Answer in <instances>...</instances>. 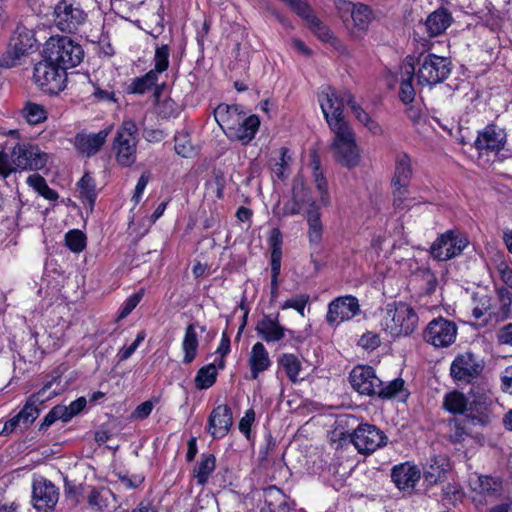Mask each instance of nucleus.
Listing matches in <instances>:
<instances>
[{"label": "nucleus", "instance_id": "nucleus-14", "mask_svg": "<svg viewBox=\"0 0 512 512\" xmlns=\"http://www.w3.org/2000/svg\"><path fill=\"white\" fill-rule=\"evenodd\" d=\"M318 205L313 200L310 191L305 185L302 176H295L292 181L291 197L283 206V216L298 215L308 208H316Z\"/></svg>", "mask_w": 512, "mask_h": 512}, {"label": "nucleus", "instance_id": "nucleus-30", "mask_svg": "<svg viewBox=\"0 0 512 512\" xmlns=\"http://www.w3.org/2000/svg\"><path fill=\"white\" fill-rule=\"evenodd\" d=\"M449 469L448 459L443 456H432L424 467L423 476L426 482L433 485L445 478Z\"/></svg>", "mask_w": 512, "mask_h": 512}, {"label": "nucleus", "instance_id": "nucleus-2", "mask_svg": "<svg viewBox=\"0 0 512 512\" xmlns=\"http://www.w3.org/2000/svg\"><path fill=\"white\" fill-rule=\"evenodd\" d=\"M418 68L415 69L417 83L420 86L432 87L444 82L452 71L451 61L433 53L421 54L417 61Z\"/></svg>", "mask_w": 512, "mask_h": 512}, {"label": "nucleus", "instance_id": "nucleus-21", "mask_svg": "<svg viewBox=\"0 0 512 512\" xmlns=\"http://www.w3.org/2000/svg\"><path fill=\"white\" fill-rule=\"evenodd\" d=\"M259 126L260 120L258 116L251 115L249 117H245L243 114L240 120H238L233 126L228 127L224 132L229 139L239 141L246 145L255 137Z\"/></svg>", "mask_w": 512, "mask_h": 512}, {"label": "nucleus", "instance_id": "nucleus-51", "mask_svg": "<svg viewBox=\"0 0 512 512\" xmlns=\"http://www.w3.org/2000/svg\"><path fill=\"white\" fill-rule=\"evenodd\" d=\"M159 76L155 72L149 71L144 76L135 78L129 85L132 93L143 94L156 85Z\"/></svg>", "mask_w": 512, "mask_h": 512}, {"label": "nucleus", "instance_id": "nucleus-46", "mask_svg": "<svg viewBox=\"0 0 512 512\" xmlns=\"http://www.w3.org/2000/svg\"><path fill=\"white\" fill-rule=\"evenodd\" d=\"M22 116L29 124L36 125L47 119V111L41 104L27 102L22 109Z\"/></svg>", "mask_w": 512, "mask_h": 512}, {"label": "nucleus", "instance_id": "nucleus-56", "mask_svg": "<svg viewBox=\"0 0 512 512\" xmlns=\"http://www.w3.org/2000/svg\"><path fill=\"white\" fill-rule=\"evenodd\" d=\"M308 28L322 41L327 42L331 38L329 28L323 24L315 15L307 22Z\"/></svg>", "mask_w": 512, "mask_h": 512}, {"label": "nucleus", "instance_id": "nucleus-49", "mask_svg": "<svg viewBox=\"0 0 512 512\" xmlns=\"http://www.w3.org/2000/svg\"><path fill=\"white\" fill-rule=\"evenodd\" d=\"M375 395L383 399H389L398 395L406 397L407 394L404 391V380L397 378L384 385L383 381L380 379V387L377 389Z\"/></svg>", "mask_w": 512, "mask_h": 512}, {"label": "nucleus", "instance_id": "nucleus-31", "mask_svg": "<svg viewBox=\"0 0 512 512\" xmlns=\"http://www.w3.org/2000/svg\"><path fill=\"white\" fill-rule=\"evenodd\" d=\"M452 22L451 14L445 9H437L426 19L424 27L430 36H438L445 32Z\"/></svg>", "mask_w": 512, "mask_h": 512}, {"label": "nucleus", "instance_id": "nucleus-53", "mask_svg": "<svg viewBox=\"0 0 512 512\" xmlns=\"http://www.w3.org/2000/svg\"><path fill=\"white\" fill-rule=\"evenodd\" d=\"M170 49L167 44L156 46L154 55V68L150 71L158 76L167 70L169 66Z\"/></svg>", "mask_w": 512, "mask_h": 512}, {"label": "nucleus", "instance_id": "nucleus-16", "mask_svg": "<svg viewBox=\"0 0 512 512\" xmlns=\"http://www.w3.org/2000/svg\"><path fill=\"white\" fill-rule=\"evenodd\" d=\"M359 313L360 305L356 297L351 295L341 296L329 303L326 321L330 326H338Z\"/></svg>", "mask_w": 512, "mask_h": 512}, {"label": "nucleus", "instance_id": "nucleus-17", "mask_svg": "<svg viewBox=\"0 0 512 512\" xmlns=\"http://www.w3.org/2000/svg\"><path fill=\"white\" fill-rule=\"evenodd\" d=\"M349 378L352 387L362 395H375L380 387V378L376 376L375 370L371 366L354 367Z\"/></svg>", "mask_w": 512, "mask_h": 512}, {"label": "nucleus", "instance_id": "nucleus-5", "mask_svg": "<svg viewBox=\"0 0 512 512\" xmlns=\"http://www.w3.org/2000/svg\"><path fill=\"white\" fill-rule=\"evenodd\" d=\"M138 141V127L136 123L130 119L124 120L117 129L112 144L118 164L129 167L135 163Z\"/></svg>", "mask_w": 512, "mask_h": 512}, {"label": "nucleus", "instance_id": "nucleus-61", "mask_svg": "<svg viewBox=\"0 0 512 512\" xmlns=\"http://www.w3.org/2000/svg\"><path fill=\"white\" fill-rule=\"evenodd\" d=\"M175 151L182 157H190L193 153V146L184 135L175 136Z\"/></svg>", "mask_w": 512, "mask_h": 512}, {"label": "nucleus", "instance_id": "nucleus-22", "mask_svg": "<svg viewBox=\"0 0 512 512\" xmlns=\"http://www.w3.org/2000/svg\"><path fill=\"white\" fill-rule=\"evenodd\" d=\"M233 424L232 411L227 405H219L212 410L208 418V433L214 439L227 435Z\"/></svg>", "mask_w": 512, "mask_h": 512}, {"label": "nucleus", "instance_id": "nucleus-20", "mask_svg": "<svg viewBox=\"0 0 512 512\" xmlns=\"http://www.w3.org/2000/svg\"><path fill=\"white\" fill-rule=\"evenodd\" d=\"M52 384V381L47 382L37 393L32 394L27 399L23 408L18 412L17 415L22 421L23 427H28L37 419L40 414V409L38 407L39 404H42L57 394L55 391H53L46 395Z\"/></svg>", "mask_w": 512, "mask_h": 512}, {"label": "nucleus", "instance_id": "nucleus-52", "mask_svg": "<svg viewBox=\"0 0 512 512\" xmlns=\"http://www.w3.org/2000/svg\"><path fill=\"white\" fill-rule=\"evenodd\" d=\"M77 186L81 197L86 200L89 205L92 206L97 195L95 189V180L88 173H86L79 180Z\"/></svg>", "mask_w": 512, "mask_h": 512}, {"label": "nucleus", "instance_id": "nucleus-24", "mask_svg": "<svg viewBox=\"0 0 512 512\" xmlns=\"http://www.w3.org/2000/svg\"><path fill=\"white\" fill-rule=\"evenodd\" d=\"M468 422L476 428H485L492 424L495 415L493 413L492 404L482 400H474L464 416Z\"/></svg>", "mask_w": 512, "mask_h": 512}, {"label": "nucleus", "instance_id": "nucleus-6", "mask_svg": "<svg viewBox=\"0 0 512 512\" xmlns=\"http://www.w3.org/2000/svg\"><path fill=\"white\" fill-rule=\"evenodd\" d=\"M82 47L68 37L51 38L46 44V57L65 72L83 59Z\"/></svg>", "mask_w": 512, "mask_h": 512}, {"label": "nucleus", "instance_id": "nucleus-1", "mask_svg": "<svg viewBox=\"0 0 512 512\" xmlns=\"http://www.w3.org/2000/svg\"><path fill=\"white\" fill-rule=\"evenodd\" d=\"M418 315L404 302L389 303L381 311L380 326L392 337L409 336L418 325Z\"/></svg>", "mask_w": 512, "mask_h": 512}, {"label": "nucleus", "instance_id": "nucleus-42", "mask_svg": "<svg viewBox=\"0 0 512 512\" xmlns=\"http://www.w3.org/2000/svg\"><path fill=\"white\" fill-rule=\"evenodd\" d=\"M216 458L213 454L202 455L201 461L194 467L193 474L199 485L207 483L210 475L215 470Z\"/></svg>", "mask_w": 512, "mask_h": 512}, {"label": "nucleus", "instance_id": "nucleus-55", "mask_svg": "<svg viewBox=\"0 0 512 512\" xmlns=\"http://www.w3.org/2000/svg\"><path fill=\"white\" fill-rule=\"evenodd\" d=\"M310 297L308 294H298L295 297L287 299L282 305L281 309H294L296 310L302 317L305 316V307L308 304Z\"/></svg>", "mask_w": 512, "mask_h": 512}, {"label": "nucleus", "instance_id": "nucleus-41", "mask_svg": "<svg viewBox=\"0 0 512 512\" xmlns=\"http://www.w3.org/2000/svg\"><path fill=\"white\" fill-rule=\"evenodd\" d=\"M490 265V269L493 268L496 270L501 281L506 285V288L512 290V268L508 265L504 253H494L491 257Z\"/></svg>", "mask_w": 512, "mask_h": 512}, {"label": "nucleus", "instance_id": "nucleus-27", "mask_svg": "<svg viewBox=\"0 0 512 512\" xmlns=\"http://www.w3.org/2000/svg\"><path fill=\"white\" fill-rule=\"evenodd\" d=\"M110 130L104 129L95 134L79 133L75 136L76 149L87 157L95 155L103 146Z\"/></svg>", "mask_w": 512, "mask_h": 512}, {"label": "nucleus", "instance_id": "nucleus-11", "mask_svg": "<svg viewBox=\"0 0 512 512\" xmlns=\"http://www.w3.org/2000/svg\"><path fill=\"white\" fill-rule=\"evenodd\" d=\"M33 78L44 92L57 94L65 88L66 72L46 57L35 65Z\"/></svg>", "mask_w": 512, "mask_h": 512}, {"label": "nucleus", "instance_id": "nucleus-37", "mask_svg": "<svg viewBox=\"0 0 512 512\" xmlns=\"http://www.w3.org/2000/svg\"><path fill=\"white\" fill-rule=\"evenodd\" d=\"M498 306L494 307L491 312V316H494L497 320H506L511 314L512 306V292L504 287H496Z\"/></svg>", "mask_w": 512, "mask_h": 512}, {"label": "nucleus", "instance_id": "nucleus-8", "mask_svg": "<svg viewBox=\"0 0 512 512\" xmlns=\"http://www.w3.org/2000/svg\"><path fill=\"white\" fill-rule=\"evenodd\" d=\"M87 14L74 0H60L53 7L54 25L66 33H75L84 24Z\"/></svg>", "mask_w": 512, "mask_h": 512}, {"label": "nucleus", "instance_id": "nucleus-57", "mask_svg": "<svg viewBox=\"0 0 512 512\" xmlns=\"http://www.w3.org/2000/svg\"><path fill=\"white\" fill-rule=\"evenodd\" d=\"M287 153V148H281L280 159L272 167L273 175L279 180H283L288 176V161L290 160V157L287 156Z\"/></svg>", "mask_w": 512, "mask_h": 512}, {"label": "nucleus", "instance_id": "nucleus-32", "mask_svg": "<svg viewBox=\"0 0 512 512\" xmlns=\"http://www.w3.org/2000/svg\"><path fill=\"white\" fill-rule=\"evenodd\" d=\"M412 175L413 169L410 156L406 152H399L395 158V170L391 183L409 185Z\"/></svg>", "mask_w": 512, "mask_h": 512}, {"label": "nucleus", "instance_id": "nucleus-3", "mask_svg": "<svg viewBox=\"0 0 512 512\" xmlns=\"http://www.w3.org/2000/svg\"><path fill=\"white\" fill-rule=\"evenodd\" d=\"M331 131L334 134L331 150L336 161L349 169L358 166L361 160V151L351 126L337 127Z\"/></svg>", "mask_w": 512, "mask_h": 512}, {"label": "nucleus", "instance_id": "nucleus-18", "mask_svg": "<svg viewBox=\"0 0 512 512\" xmlns=\"http://www.w3.org/2000/svg\"><path fill=\"white\" fill-rule=\"evenodd\" d=\"M35 41L32 30L24 26H18L11 38L9 49L7 51L8 56L11 58V62H7L6 65L14 66L17 60L34 48Z\"/></svg>", "mask_w": 512, "mask_h": 512}, {"label": "nucleus", "instance_id": "nucleus-48", "mask_svg": "<svg viewBox=\"0 0 512 512\" xmlns=\"http://www.w3.org/2000/svg\"><path fill=\"white\" fill-rule=\"evenodd\" d=\"M217 370L213 363L201 367L195 377V386L203 390L210 388L216 381Z\"/></svg>", "mask_w": 512, "mask_h": 512}, {"label": "nucleus", "instance_id": "nucleus-50", "mask_svg": "<svg viewBox=\"0 0 512 512\" xmlns=\"http://www.w3.org/2000/svg\"><path fill=\"white\" fill-rule=\"evenodd\" d=\"M154 96L156 99V111L159 116L162 118H170L179 114L180 106L173 99L167 98L163 101L159 100L160 92L158 87Z\"/></svg>", "mask_w": 512, "mask_h": 512}, {"label": "nucleus", "instance_id": "nucleus-9", "mask_svg": "<svg viewBox=\"0 0 512 512\" xmlns=\"http://www.w3.org/2000/svg\"><path fill=\"white\" fill-rule=\"evenodd\" d=\"M468 244L465 234L458 230H448L432 243L430 255L438 261H447L460 256Z\"/></svg>", "mask_w": 512, "mask_h": 512}, {"label": "nucleus", "instance_id": "nucleus-58", "mask_svg": "<svg viewBox=\"0 0 512 512\" xmlns=\"http://www.w3.org/2000/svg\"><path fill=\"white\" fill-rule=\"evenodd\" d=\"M66 410L61 405L54 406L48 414L44 417L43 421L39 426V430L43 431L50 427L56 420H62L64 422V415Z\"/></svg>", "mask_w": 512, "mask_h": 512}, {"label": "nucleus", "instance_id": "nucleus-59", "mask_svg": "<svg viewBox=\"0 0 512 512\" xmlns=\"http://www.w3.org/2000/svg\"><path fill=\"white\" fill-rule=\"evenodd\" d=\"M143 295L144 291L139 290L138 292L129 296L119 312L118 319H124L125 317H127L139 304Z\"/></svg>", "mask_w": 512, "mask_h": 512}, {"label": "nucleus", "instance_id": "nucleus-10", "mask_svg": "<svg viewBox=\"0 0 512 512\" xmlns=\"http://www.w3.org/2000/svg\"><path fill=\"white\" fill-rule=\"evenodd\" d=\"M458 327L452 320L442 316L431 320L423 330V339L434 348H448L455 343Z\"/></svg>", "mask_w": 512, "mask_h": 512}, {"label": "nucleus", "instance_id": "nucleus-62", "mask_svg": "<svg viewBox=\"0 0 512 512\" xmlns=\"http://www.w3.org/2000/svg\"><path fill=\"white\" fill-rule=\"evenodd\" d=\"M290 8L300 17H302L306 23L314 16L310 6L304 0H294Z\"/></svg>", "mask_w": 512, "mask_h": 512}, {"label": "nucleus", "instance_id": "nucleus-60", "mask_svg": "<svg viewBox=\"0 0 512 512\" xmlns=\"http://www.w3.org/2000/svg\"><path fill=\"white\" fill-rule=\"evenodd\" d=\"M87 401L84 397H80L70 403L69 406L61 405L66 410L64 415V422L70 421L74 416L79 414L86 406Z\"/></svg>", "mask_w": 512, "mask_h": 512}, {"label": "nucleus", "instance_id": "nucleus-4", "mask_svg": "<svg viewBox=\"0 0 512 512\" xmlns=\"http://www.w3.org/2000/svg\"><path fill=\"white\" fill-rule=\"evenodd\" d=\"M348 96L353 95L349 91L338 92L330 86L323 87L318 94L321 110L331 130L349 125L343 115L344 105H348Z\"/></svg>", "mask_w": 512, "mask_h": 512}, {"label": "nucleus", "instance_id": "nucleus-26", "mask_svg": "<svg viewBox=\"0 0 512 512\" xmlns=\"http://www.w3.org/2000/svg\"><path fill=\"white\" fill-rule=\"evenodd\" d=\"M248 365L250 368V379L256 380L259 374L267 371L272 361L269 352L262 342H256L249 353Z\"/></svg>", "mask_w": 512, "mask_h": 512}, {"label": "nucleus", "instance_id": "nucleus-25", "mask_svg": "<svg viewBox=\"0 0 512 512\" xmlns=\"http://www.w3.org/2000/svg\"><path fill=\"white\" fill-rule=\"evenodd\" d=\"M448 428V438L453 444H461L468 438L480 440L482 437L481 433L465 417L450 419L448 421Z\"/></svg>", "mask_w": 512, "mask_h": 512}, {"label": "nucleus", "instance_id": "nucleus-23", "mask_svg": "<svg viewBox=\"0 0 512 512\" xmlns=\"http://www.w3.org/2000/svg\"><path fill=\"white\" fill-rule=\"evenodd\" d=\"M506 142V133L504 129L494 124L487 125L483 131L479 132L475 147L480 151H500Z\"/></svg>", "mask_w": 512, "mask_h": 512}, {"label": "nucleus", "instance_id": "nucleus-54", "mask_svg": "<svg viewBox=\"0 0 512 512\" xmlns=\"http://www.w3.org/2000/svg\"><path fill=\"white\" fill-rule=\"evenodd\" d=\"M65 242L72 252L79 253L86 246V236L80 230H71L66 234Z\"/></svg>", "mask_w": 512, "mask_h": 512}, {"label": "nucleus", "instance_id": "nucleus-13", "mask_svg": "<svg viewBox=\"0 0 512 512\" xmlns=\"http://www.w3.org/2000/svg\"><path fill=\"white\" fill-rule=\"evenodd\" d=\"M11 158L16 168L37 171L46 167L49 155L43 152L38 145L18 143L13 148Z\"/></svg>", "mask_w": 512, "mask_h": 512}, {"label": "nucleus", "instance_id": "nucleus-40", "mask_svg": "<svg viewBox=\"0 0 512 512\" xmlns=\"http://www.w3.org/2000/svg\"><path fill=\"white\" fill-rule=\"evenodd\" d=\"M313 170V177L316 189L320 193L319 203L322 206H328L330 203L329 194H328V184L323 176L322 171L320 170V161L317 158L316 154L312 155V160L310 163Z\"/></svg>", "mask_w": 512, "mask_h": 512}, {"label": "nucleus", "instance_id": "nucleus-36", "mask_svg": "<svg viewBox=\"0 0 512 512\" xmlns=\"http://www.w3.org/2000/svg\"><path fill=\"white\" fill-rule=\"evenodd\" d=\"M470 488L484 496L497 495L501 490V483L489 476L474 475L469 479Z\"/></svg>", "mask_w": 512, "mask_h": 512}, {"label": "nucleus", "instance_id": "nucleus-43", "mask_svg": "<svg viewBox=\"0 0 512 512\" xmlns=\"http://www.w3.org/2000/svg\"><path fill=\"white\" fill-rule=\"evenodd\" d=\"M278 364L284 369L291 382L296 383L299 381L302 364L296 355L284 353L278 358Z\"/></svg>", "mask_w": 512, "mask_h": 512}, {"label": "nucleus", "instance_id": "nucleus-45", "mask_svg": "<svg viewBox=\"0 0 512 512\" xmlns=\"http://www.w3.org/2000/svg\"><path fill=\"white\" fill-rule=\"evenodd\" d=\"M347 10L356 27L362 30L368 27L372 19V11L367 5L349 3Z\"/></svg>", "mask_w": 512, "mask_h": 512}, {"label": "nucleus", "instance_id": "nucleus-33", "mask_svg": "<svg viewBox=\"0 0 512 512\" xmlns=\"http://www.w3.org/2000/svg\"><path fill=\"white\" fill-rule=\"evenodd\" d=\"M242 115L237 105L219 104L214 110L215 120L224 131L240 120Z\"/></svg>", "mask_w": 512, "mask_h": 512}, {"label": "nucleus", "instance_id": "nucleus-39", "mask_svg": "<svg viewBox=\"0 0 512 512\" xmlns=\"http://www.w3.org/2000/svg\"><path fill=\"white\" fill-rule=\"evenodd\" d=\"M469 404L466 396L456 390L446 393L443 399V408L454 415H465Z\"/></svg>", "mask_w": 512, "mask_h": 512}, {"label": "nucleus", "instance_id": "nucleus-15", "mask_svg": "<svg viewBox=\"0 0 512 512\" xmlns=\"http://www.w3.org/2000/svg\"><path fill=\"white\" fill-rule=\"evenodd\" d=\"M59 499L58 488L43 476H35L32 481L31 503L37 511L52 510Z\"/></svg>", "mask_w": 512, "mask_h": 512}, {"label": "nucleus", "instance_id": "nucleus-44", "mask_svg": "<svg viewBox=\"0 0 512 512\" xmlns=\"http://www.w3.org/2000/svg\"><path fill=\"white\" fill-rule=\"evenodd\" d=\"M391 186L393 206L396 210L404 211L416 204L414 199L409 197L408 185L391 183Z\"/></svg>", "mask_w": 512, "mask_h": 512}, {"label": "nucleus", "instance_id": "nucleus-64", "mask_svg": "<svg viewBox=\"0 0 512 512\" xmlns=\"http://www.w3.org/2000/svg\"><path fill=\"white\" fill-rule=\"evenodd\" d=\"M255 420V411L248 409L245 415L239 421V430L248 438L250 435L251 425Z\"/></svg>", "mask_w": 512, "mask_h": 512}, {"label": "nucleus", "instance_id": "nucleus-7", "mask_svg": "<svg viewBox=\"0 0 512 512\" xmlns=\"http://www.w3.org/2000/svg\"><path fill=\"white\" fill-rule=\"evenodd\" d=\"M485 368L484 360L470 351L459 353L450 365V376L457 385L473 384Z\"/></svg>", "mask_w": 512, "mask_h": 512}, {"label": "nucleus", "instance_id": "nucleus-34", "mask_svg": "<svg viewBox=\"0 0 512 512\" xmlns=\"http://www.w3.org/2000/svg\"><path fill=\"white\" fill-rule=\"evenodd\" d=\"M305 215L308 224L307 236L309 242L312 245H319L323 236V224L319 206L316 208H308Z\"/></svg>", "mask_w": 512, "mask_h": 512}, {"label": "nucleus", "instance_id": "nucleus-35", "mask_svg": "<svg viewBox=\"0 0 512 512\" xmlns=\"http://www.w3.org/2000/svg\"><path fill=\"white\" fill-rule=\"evenodd\" d=\"M347 100L348 106L359 123H361L373 135L383 134L381 125L356 103L353 96H348Z\"/></svg>", "mask_w": 512, "mask_h": 512}, {"label": "nucleus", "instance_id": "nucleus-38", "mask_svg": "<svg viewBox=\"0 0 512 512\" xmlns=\"http://www.w3.org/2000/svg\"><path fill=\"white\" fill-rule=\"evenodd\" d=\"M198 345V335L195 324H189L185 330V335L182 341L184 364H189L196 358Z\"/></svg>", "mask_w": 512, "mask_h": 512}, {"label": "nucleus", "instance_id": "nucleus-63", "mask_svg": "<svg viewBox=\"0 0 512 512\" xmlns=\"http://www.w3.org/2000/svg\"><path fill=\"white\" fill-rule=\"evenodd\" d=\"M153 410L152 401H145L139 404L135 410L131 414V419L133 420H143L146 419Z\"/></svg>", "mask_w": 512, "mask_h": 512}, {"label": "nucleus", "instance_id": "nucleus-47", "mask_svg": "<svg viewBox=\"0 0 512 512\" xmlns=\"http://www.w3.org/2000/svg\"><path fill=\"white\" fill-rule=\"evenodd\" d=\"M27 184L33 188L39 195L47 200L54 201L58 198V194L53 189L49 188L46 180L39 174L30 175L27 180Z\"/></svg>", "mask_w": 512, "mask_h": 512}, {"label": "nucleus", "instance_id": "nucleus-29", "mask_svg": "<svg viewBox=\"0 0 512 512\" xmlns=\"http://www.w3.org/2000/svg\"><path fill=\"white\" fill-rule=\"evenodd\" d=\"M415 74V66L411 61H405L400 70L399 97L404 104H410L415 98V89L412 84Z\"/></svg>", "mask_w": 512, "mask_h": 512}, {"label": "nucleus", "instance_id": "nucleus-19", "mask_svg": "<svg viewBox=\"0 0 512 512\" xmlns=\"http://www.w3.org/2000/svg\"><path fill=\"white\" fill-rule=\"evenodd\" d=\"M255 331L267 343L279 342L284 339L287 332L292 333L291 330L280 324L279 313L263 314L256 323Z\"/></svg>", "mask_w": 512, "mask_h": 512}, {"label": "nucleus", "instance_id": "nucleus-12", "mask_svg": "<svg viewBox=\"0 0 512 512\" xmlns=\"http://www.w3.org/2000/svg\"><path fill=\"white\" fill-rule=\"evenodd\" d=\"M351 442L360 454L370 455L388 443V437L372 424H359L350 435Z\"/></svg>", "mask_w": 512, "mask_h": 512}, {"label": "nucleus", "instance_id": "nucleus-28", "mask_svg": "<svg viewBox=\"0 0 512 512\" xmlns=\"http://www.w3.org/2000/svg\"><path fill=\"white\" fill-rule=\"evenodd\" d=\"M391 477L400 490L414 488L420 479V470L417 466L405 462L394 466Z\"/></svg>", "mask_w": 512, "mask_h": 512}]
</instances>
